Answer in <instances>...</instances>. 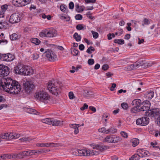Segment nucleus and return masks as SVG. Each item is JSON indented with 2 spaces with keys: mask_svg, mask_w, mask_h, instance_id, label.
Here are the masks:
<instances>
[{
  "mask_svg": "<svg viewBox=\"0 0 160 160\" xmlns=\"http://www.w3.org/2000/svg\"><path fill=\"white\" fill-rule=\"evenodd\" d=\"M4 82L0 83V87L5 91L12 94H17L21 90L20 85L18 82L13 80L10 78H4Z\"/></svg>",
  "mask_w": 160,
  "mask_h": 160,
  "instance_id": "f257e3e1",
  "label": "nucleus"
},
{
  "mask_svg": "<svg viewBox=\"0 0 160 160\" xmlns=\"http://www.w3.org/2000/svg\"><path fill=\"white\" fill-rule=\"evenodd\" d=\"M34 97L37 100L45 104L49 103L51 98L48 93L43 90L37 92L35 93Z\"/></svg>",
  "mask_w": 160,
  "mask_h": 160,
  "instance_id": "f03ea898",
  "label": "nucleus"
},
{
  "mask_svg": "<svg viewBox=\"0 0 160 160\" xmlns=\"http://www.w3.org/2000/svg\"><path fill=\"white\" fill-rule=\"evenodd\" d=\"M15 71L16 74L21 75H30L33 73V70L30 67L22 64H19L17 66Z\"/></svg>",
  "mask_w": 160,
  "mask_h": 160,
  "instance_id": "7ed1b4c3",
  "label": "nucleus"
},
{
  "mask_svg": "<svg viewBox=\"0 0 160 160\" xmlns=\"http://www.w3.org/2000/svg\"><path fill=\"white\" fill-rule=\"evenodd\" d=\"M47 88L50 92L56 95H58L61 92L59 84L54 80L49 82Z\"/></svg>",
  "mask_w": 160,
  "mask_h": 160,
  "instance_id": "20e7f679",
  "label": "nucleus"
},
{
  "mask_svg": "<svg viewBox=\"0 0 160 160\" xmlns=\"http://www.w3.org/2000/svg\"><path fill=\"white\" fill-rule=\"evenodd\" d=\"M42 122L48 124L55 126H61L63 125V121H60L57 119L52 118H47L42 120Z\"/></svg>",
  "mask_w": 160,
  "mask_h": 160,
  "instance_id": "39448f33",
  "label": "nucleus"
},
{
  "mask_svg": "<svg viewBox=\"0 0 160 160\" xmlns=\"http://www.w3.org/2000/svg\"><path fill=\"white\" fill-rule=\"evenodd\" d=\"M34 88L33 84L30 83L28 81L26 82L24 84V89L22 91L23 96H25L31 93Z\"/></svg>",
  "mask_w": 160,
  "mask_h": 160,
  "instance_id": "423d86ee",
  "label": "nucleus"
},
{
  "mask_svg": "<svg viewBox=\"0 0 160 160\" xmlns=\"http://www.w3.org/2000/svg\"><path fill=\"white\" fill-rule=\"evenodd\" d=\"M145 115L151 118H157L160 115V110L158 108L153 109L145 112Z\"/></svg>",
  "mask_w": 160,
  "mask_h": 160,
  "instance_id": "0eeeda50",
  "label": "nucleus"
},
{
  "mask_svg": "<svg viewBox=\"0 0 160 160\" xmlns=\"http://www.w3.org/2000/svg\"><path fill=\"white\" fill-rule=\"evenodd\" d=\"M20 134L17 133H2L0 135V138L4 139H12L19 138Z\"/></svg>",
  "mask_w": 160,
  "mask_h": 160,
  "instance_id": "6e6552de",
  "label": "nucleus"
},
{
  "mask_svg": "<svg viewBox=\"0 0 160 160\" xmlns=\"http://www.w3.org/2000/svg\"><path fill=\"white\" fill-rule=\"evenodd\" d=\"M10 72L9 68L7 66L0 64V77H4L8 76Z\"/></svg>",
  "mask_w": 160,
  "mask_h": 160,
  "instance_id": "1a4fd4ad",
  "label": "nucleus"
},
{
  "mask_svg": "<svg viewBox=\"0 0 160 160\" xmlns=\"http://www.w3.org/2000/svg\"><path fill=\"white\" fill-rule=\"evenodd\" d=\"M121 140L120 138L115 135H108L105 139V142L109 143H117Z\"/></svg>",
  "mask_w": 160,
  "mask_h": 160,
  "instance_id": "9d476101",
  "label": "nucleus"
},
{
  "mask_svg": "<svg viewBox=\"0 0 160 160\" xmlns=\"http://www.w3.org/2000/svg\"><path fill=\"white\" fill-rule=\"evenodd\" d=\"M20 18L19 14L14 13L10 16L9 20V22L12 24L17 23L20 21Z\"/></svg>",
  "mask_w": 160,
  "mask_h": 160,
  "instance_id": "9b49d317",
  "label": "nucleus"
},
{
  "mask_svg": "<svg viewBox=\"0 0 160 160\" xmlns=\"http://www.w3.org/2000/svg\"><path fill=\"white\" fill-rule=\"evenodd\" d=\"M44 54L50 61H53L56 58V55L55 53L51 50H48L45 51Z\"/></svg>",
  "mask_w": 160,
  "mask_h": 160,
  "instance_id": "f8f14e48",
  "label": "nucleus"
},
{
  "mask_svg": "<svg viewBox=\"0 0 160 160\" xmlns=\"http://www.w3.org/2000/svg\"><path fill=\"white\" fill-rule=\"evenodd\" d=\"M149 118L147 117H142L137 119L136 121L137 124L142 126L147 125L149 122Z\"/></svg>",
  "mask_w": 160,
  "mask_h": 160,
  "instance_id": "ddd939ff",
  "label": "nucleus"
},
{
  "mask_svg": "<svg viewBox=\"0 0 160 160\" xmlns=\"http://www.w3.org/2000/svg\"><path fill=\"white\" fill-rule=\"evenodd\" d=\"M91 146L93 149H96L101 152L109 148L108 146L104 145L92 144H91Z\"/></svg>",
  "mask_w": 160,
  "mask_h": 160,
  "instance_id": "4468645a",
  "label": "nucleus"
},
{
  "mask_svg": "<svg viewBox=\"0 0 160 160\" xmlns=\"http://www.w3.org/2000/svg\"><path fill=\"white\" fill-rule=\"evenodd\" d=\"M36 145L41 147H59L61 145L60 143H37Z\"/></svg>",
  "mask_w": 160,
  "mask_h": 160,
  "instance_id": "2eb2a0df",
  "label": "nucleus"
},
{
  "mask_svg": "<svg viewBox=\"0 0 160 160\" xmlns=\"http://www.w3.org/2000/svg\"><path fill=\"white\" fill-rule=\"evenodd\" d=\"M150 106V103L148 101H146L142 103L141 105V107L139 109L140 111H148L149 110Z\"/></svg>",
  "mask_w": 160,
  "mask_h": 160,
  "instance_id": "dca6fc26",
  "label": "nucleus"
},
{
  "mask_svg": "<svg viewBox=\"0 0 160 160\" xmlns=\"http://www.w3.org/2000/svg\"><path fill=\"white\" fill-rule=\"evenodd\" d=\"M47 37L52 38L56 36L57 33L55 29H51L46 30Z\"/></svg>",
  "mask_w": 160,
  "mask_h": 160,
  "instance_id": "f3484780",
  "label": "nucleus"
},
{
  "mask_svg": "<svg viewBox=\"0 0 160 160\" xmlns=\"http://www.w3.org/2000/svg\"><path fill=\"white\" fill-rule=\"evenodd\" d=\"M12 3L13 5L16 7L25 6L24 0H12Z\"/></svg>",
  "mask_w": 160,
  "mask_h": 160,
  "instance_id": "a211bd4d",
  "label": "nucleus"
},
{
  "mask_svg": "<svg viewBox=\"0 0 160 160\" xmlns=\"http://www.w3.org/2000/svg\"><path fill=\"white\" fill-rule=\"evenodd\" d=\"M81 126V125L77 124H71L69 125V126L72 128L74 129V132L75 134H77L79 132L78 128Z\"/></svg>",
  "mask_w": 160,
  "mask_h": 160,
  "instance_id": "6ab92c4d",
  "label": "nucleus"
},
{
  "mask_svg": "<svg viewBox=\"0 0 160 160\" xmlns=\"http://www.w3.org/2000/svg\"><path fill=\"white\" fill-rule=\"evenodd\" d=\"M142 103L141 102V101L140 99H136L134 100L132 102V103L133 105H135V107H137L139 109Z\"/></svg>",
  "mask_w": 160,
  "mask_h": 160,
  "instance_id": "aec40b11",
  "label": "nucleus"
},
{
  "mask_svg": "<svg viewBox=\"0 0 160 160\" xmlns=\"http://www.w3.org/2000/svg\"><path fill=\"white\" fill-rule=\"evenodd\" d=\"M39 152L35 150L24 151L23 152V154L25 156L32 155L37 153L38 154Z\"/></svg>",
  "mask_w": 160,
  "mask_h": 160,
  "instance_id": "412c9836",
  "label": "nucleus"
},
{
  "mask_svg": "<svg viewBox=\"0 0 160 160\" xmlns=\"http://www.w3.org/2000/svg\"><path fill=\"white\" fill-rule=\"evenodd\" d=\"M86 150L85 149H77L76 150V153H78L77 155L80 156H85Z\"/></svg>",
  "mask_w": 160,
  "mask_h": 160,
  "instance_id": "4be33fe9",
  "label": "nucleus"
},
{
  "mask_svg": "<svg viewBox=\"0 0 160 160\" xmlns=\"http://www.w3.org/2000/svg\"><path fill=\"white\" fill-rule=\"evenodd\" d=\"M14 58V56L10 53L7 54V61L10 62L12 61Z\"/></svg>",
  "mask_w": 160,
  "mask_h": 160,
  "instance_id": "5701e85b",
  "label": "nucleus"
},
{
  "mask_svg": "<svg viewBox=\"0 0 160 160\" xmlns=\"http://www.w3.org/2000/svg\"><path fill=\"white\" fill-rule=\"evenodd\" d=\"M76 10L78 12H80L84 10V7L83 6L79 7L78 4L75 5Z\"/></svg>",
  "mask_w": 160,
  "mask_h": 160,
  "instance_id": "b1692460",
  "label": "nucleus"
},
{
  "mask_svg": "<svg viewBox=\"0 0 160 160\" xmlns=\"http://www.w3.org/2000/svg\"><path fill=\"white\" fill-rule=\"evenodd\" d=\"M141 157V155L139 154L133 155L129 159V160H139Z\"/></svg>",
  "mask_w": 160,
  "mask_h": 160,
  "instance_id": "393cba45",
  "label": "nucleus"
},
{
  "mask_svg": "<svg viewBox=\"0 0 160 160\" xmlns=\"http://www.w3.org/2000/svg\"><path fill=\"white\" fill-rule=\"evenodd\" d=\"M154 93L153 91H150L148 92L147 97L149 99H151L154 96Z\"/></svg>",
  "mask_w": 160,
  "mask_h": 160,
  "instance_id": "a878e982",
  "label": "nucleus"
},
{
  "mask_svg": "<svg viewBox=\"0 0 160 160\" xmlns=\"http://www.w3.org/2000/svg\"><path fill=\"white\" fill-rule=\"evenodd\" d=\"M131 142L132 143V146L133 147H135L138 144L139 140L137 138L133 139L131 140Z\"/></svg>",
  "mask_w": 160,
  "mask_h": 160,
  "instance_id": "bb28decb",
  "label": "nucleus"
},
{
  "mask_svg": "<svg viewBox=\"0 0 160 160\" xmlns=\"http://www.w3.org/2000/svg\"><path fill=\"white\" fill-rule=\"evenodd\" d=\"M26 108V110H25L27 112L30 114H36V112H37L36 110L32 109V108Z\"/></svg>",
  "mask_w": 160,
  "mask_h": 160,
  "instance_id": "cd10ccee",
  "label": "nucleus"
},
{
  "mask_svg": "<svg viewBox=\"0 0 160 160\" xmlns=\"http://www.w3.org/2000/svg\"><path fill=\"white\" fill-rule=\"evenodd\" d=\"M31 41L32 42L37 45H39L41 42L39 40L36 38L31 39Z\"/></svg>",
  "mask_w": 160,
  "mask_h": 160,
  "instance_id": "c85d7f7f",
  "label": "nucleus"
},
{
  "mask_svg": "<svg viewBox=\"0 0 160 160\" xmlns=\"http://www.w3.org/2000/svg\"><path fill=\"white\" fill-rule=\"evenodd\" d=\"M73 38L77 42L80 41L81 37L78 34L77 32H75L73 35Z\"/></svg>",
  "mask_w": 160,
  "mask_h": 160,
  "instance_id": "c756f323",
  "label": "nucleus"
},
{
  "mask_svg": "<svg viewBox=\"0 0 160 160\" xmlns=\"http://www.w3.org/2000/svg\"><path fill=\"white\" fill-rule=\"evenodd\" d=\"M98 132L104 133L108 134L109 132L108 129L106 130V128L104 127L99 128L98 129Z\"/></svg>",
  "mask_w": 160,
  "mask_h": 160,
  "instance_id": "7c9ffc66",
  "label": "nucleus"
},
{
  "mask_svg": "<svg viewBox=\"0 0 160 160\" xmlns=\"http://www.w3.org/2000/svg\"><path fill=\"white\" fill-rule=\"evenodd\" d=\"M0 60L2 61H7V54H0Z\"/></svg>",
  "mask_w": 160,
  "mask_h": 160,
  "instance_id": "2f4dec72",
  "label": "nucleus"
},
{
  "mask_svg": "<svg viewBox=\"0 0 160 160\" xmlns=\"http://www.w3.org/2000/svg\"><path fill=\"white\" fill-rule=\"evenodd\" d=\"M115 43H118L119 44H123L124 43V41L123 39H115L114 40Z\"/></svg>",
  "mask_w": 160,
  "mask_h": 160,
  "instance_id": "473e14b6",
  "label": "nucleus"
},
{
  "mask_svg": "<svg viewBox=\"0 0 160 160\" xmlns=\"http://www.w3.org/2000/svg\"><path fill=\"white\" fill-rule=\"evenodd\" d=\"M142 62H141V61L139 62H136L135 63L133 64L134 65V69H136L140 66H141L142 65Z\"/></svg>",
  "mask_w": 160,
  "mask_h": 160,
  "instance_id": "72a5a7b5",
  "label": "nucleus"
},
{
  "mask_svg": "<svg viewBox=\"0 0 160 160\" xmlns=\"http://www.w3.org/2000/svg\"><path fill=\"white\" fill-rule=\"evenodd\" d=\"M108 130L109 132V133L113 134L116 133L117 132V129L113 128H110L109 129H108Z\"/></svg>",
  "mask_w": 160,
  "mask_h": 160,
  "instance_id": "f704fd0d",
  "label": "nucleus"
},
{
  "mask_svg": "<svg viewBox=\"0 0 160 160\" xmlns=\"http://www.w3.org/2000/svg\"><path fill=\"white\" fill-rule=\"evenodd\" d=\"M18 37V35L15 33H14L10 35V39L12 40H16L17 39Z\"/></svg>",
  "mask_w": 160,
  "mask_h": 160,
  "instance_id": "c9c22d12",
  "label": "nucleus"
},
{
  "mask_svg": "<svg viewBox=\"0 0 160 160\" xmlns=\"http://www.w3.org/2000/svg\"><path fill=\"white\" fill-rule=\"evenodd\" d=\"M140 111V110L139 109V108H138L137 107H134L133 108H132L131 110V111L132 113H134L137 112H139Z\"/></svg>",
  "mask_w": 160,
  "mask_h": 160,
  "instance_id": "e433bc0d",
  "label": "nucleus"
},
{
  "mask_svg": "<svg viewBox=\"0 0 160 160\" xmlns=\"http://www.w3.org/2000/svg\"><path fill=\"white\" fill-rule=\"evenodd\" d=\"M150 153H149V152L147 151H145L143 154L141 155V157H147L148 156H150Z\"/></svg>",
  "mask_w": 160,
  "mask_h": 160,
  "instance_id": "4c0bfd02",
  "label": "nucleus"
},
{
  "mask_svg": "<svg viewBox=\"0 0 160 160\" xmlns=\"http://www.w3.org/2000/svg\"><path fill=\"white\" fill-rule=\"evenodd\" d=\"M71 52L73 56H76L78 55L79 51L77 49L73 48V49L71 51Z\"/></svg>",
  "mask_w": 160,
  "mask_h": 160,
  "instance_id": "58836bf2",
  "label": "nucleus"
},
{
  "mask_svg": "<svg viewBox=\"0 0 160 160\" xmlns=\"http://www.w3.org/2000/svg\"><path fill=\"white\" fill-rule=\"evenodd\" d=\"M85 156H89L90 155H93L94 154V153L90 150H86Z\"/></svg>",
  "mask_w": 160,
  "mask_h": 160,
  "instance_id": "ea45409f",
  "label": "nucleus"
},
{
  "mask_svg": "<svg viewBox=\"0 0 160 160\" xmlns=\"http://www.w3.org/2000/svg\"><path fill=\"white\" fill-rule=\"evenodd\" d=\"M95 50V49L93 48L92 46H90L88 48L86 52L87 53L91 54L92 53L91 51L93 52Z\"/></svg>",
  "mask_w": 160,
  "mask_h": 160,
  "instance_id": "a19ab883",
  "label": "nucleus"
},
{
  "mask_svg": "<svg viewBox=\"0 0 160 160\" xmlns=\"http://www.w3.org/2000/svg\"><path fill=\"white\" fill-rule=\"evenodd\" d=\"M121 106L122 108L124 110H127L128 108V105L127 103L123 102L121 104Z\"/></svg>",
  "mask_w": 160,
  "mask_h": 160,
  "instance_id": "79ce46f5",
  "label": "nucleus"
},
{
  "mask_svg": "<svg viewBox=\"0 0 160 160\" xmlns=\"http://www.w3.org/2000/svg\"><path fill=\"white\" fill-rule=\"evenodd\" d=\"M39 35L42 37H47L46 30L44 31L43 32H41L39 33Z\"/></svg>",
  "mask_w": 160,
  "mask_h": 160,
  "instance_id": "37998d69",
  "label": "nucleus"
},
{
  "mask_svg": "<svg viewBox=\"0 0 160 160\" xmlns=\"http://www.w3.org/2000/svg\"><path fill=\"white\" fill-rule=\"evenodd\" d=\"M22 142L29 141L30 139L29 137H24L19 139Z\"/></svg>",
  "mask_w": 160,
  "mask_h": 160,
  "instance_id": "c03bdc74",
  "label": "nucleus"
},
{
  "mask_svg": "<svg viewBox=\"0 0 160 160\" xmlns=\"http://www.w3.org/2000/svg\"><path fill=\"white\" fill-rule=\"evenodd\" d=\"M91 32L94 38H97L98 37V34L97 32L92 31Z\"/></svg>",
  "mask_w": 160,
  "mask_h": 160,
  "instance_id": "a18cd8bd",
  "label": "nucleus"
},
{
  "mask_svg": "<svg viewBox=\"0 0 160 160\" xmlns=\"http://www.w3.org/2000/svg\"><path fill=\"white\" fill-rule=\"evenodd\" d=\"M141 62H142V67L143 68H147L148 67V63L147 62H145L144 61H142Z\"/></svg>",
  "mask_w": 160,
  "mask_h": 160,
  "instance_id": "49530a36",
  "label": "nucleus"
},
{
  "mask_svg": "<svg viewBox=\"0 0 160 160\" xmlns=\"http://www.w3.org/2000/svg\"><path fill=\"white\" fill-rule=\"evenodd\" d=\"M92 92L91 91L86 90L85 91V96L86 97H88L92 95Z\"/></svg>",
  "mask_w": 160,
  "mask_h": 160,
  "instance_id": "de8ad7c7",
  "label": "nucleus"
},
{
  "mask_svg": "<svg viewBox=\"0 0 160 160\" xmlns=\"http://www.w3.org/2000/svg\"><path fill=\"white\" fill-rule=\"evenodd\" d=\"M150 23V22L149 20L146 18L144 19L143 21V23L142 24V25L144 26L145 25H148Z\"/></svg>",
  "mask_w": 160,
  "mask_h": 160,
  "instance_id": "09e8293b",
  "label": "nucleus"
},
{
  "mask_svg": "<svg viewBox=\"0 0 160 160\" xmlns=\"http://www.w3.org/2000/svg\"><path fill=\"white\" fill-rule=\"evenodd\" d=\"M121 135L125 138H128V134L124 131H121L120 133Z\"/></svg>",
  "mask_w": 160,
  "mask_h": 160,
  "instance_id": "8fccbe9b",
  "label": "nucleus"
},
{
  "mask_svg": "<svg viewBox=\"0 0 160 160\" xmlns=\"http://www.w3.org/2000/svg\"><path fill=\"white\" fill-rule=\"evenodd\" d=\"M8 5L6 4L3 5L2 6L1 8L2 9L1 10L5 12L8 9Z\"/></svg>",
  "mask_w": 160,
  "mask_h": 160,
  "instance_id": "3c124183",
  "label": "nucleus"
},
{
  "mask_svg": "<svg viewBox=\"0 0 160 160\" xmlns=\"http://www.w3.org/2000/svg\"><path fill=\"white\" fill-rule=\"evenodd\" d=\"M127 69L129 71H131L134 69V65L133 64H131L126 67Z\"/></svg>",
  "mask_w": 160,
  "mask_h": 160,
  "instance_id": "603ef678",
  "label": "nucleus"
},
{
  "mask_svg": "<svg viewBox=\"0 0 160 160\" xmlns=\"http://www.w3.org/2000/svg\"><path fill=\"white\" fill-rule=\"evenodd\" d=\"M76 28L78 30H81L84 29V28L82 24H78L76 26Z\"/></svg>",
  "mask_w": 160,
  "mask_h": 160,
  "instance_id": "864d4df0",
  "label": "nucleus"
},
{
  "mask_svg": "<svg viewBox=\"0 0 160 160\" xmlns=\"http://www.w3.org/2000/svg\"><path fill=\"white\" fill-rule=\"evenodd\" d=\"M75 19L77 20H81L82 18V16L80 14H78L76 15L75 16Z\"/></svg>",
  "mask_w": 160,
  "mask_h": 160,
  "instance_id": "5fc2aeb1",
  "label": "nucleus"
},
{
  "mask_svg": "<svg viewBox=\"0 0 160 160\" xmlns=\"http://www.w3.org/2000/svg\"><path fill=\"white\" fill-rule=\"evenodd\" d=\"M4 28V29H6L8 26V23L6 21L1 22Z\"/></svg>",
  "mask_w": 160,
  "mask_h": 160,
  "instance_id": "6e6d98bb",
  "label": "nucleus"
},
{
  "mask_svg": "<svg viewBox=\"0 0 160 160\" xmlns=\"http://www.w3.org/2000/svg\"><path fill=\"white\" fill-rule=\"evenodd\" d=\"M66 5L62 4L60 6V9L62 11L64 12L66 10Z\"/></svg>",
  "mask_w": 160,
  "mask_h": 160,
  "instance_id": "4d7b16f0",
  "label": "nucleus"
},
{
  "mask_svg": "<svg viewBox=\"0 0 160 160\" xmlns=\"http://www.w3.org/2000/svg\"><path fill=\"white\" fill-rule=\"evenodd\" d=\"M68 95L69 98L71 99L75 98V97L72 92H70L69 93Z\"/></svg>",
  "mask_w": 160,
  "mask_h": 160,
  "instance_id": "13d9d810",
  "label": "nucleus"
},
{
  "mask_svg": "<svg viewBox=\"0 0 160 160\" xmlns=\"http://www.w3.org/2000/svg\"><path fill=\"white\" fill-rule=\"evenodd\" d=\"M109 68V66L107 64H105L103 65L102 67V69L104 70H107Z\"/></svg>",
  "mask_w": 160,
  "mask_h": 160,
  "instance_id": "bf43d9fd",
  "label": "nucleus"
},
{
  "mask_svg": "<svg viewBox=\"0 0 160 160\" xmlns=\"http://www.w3.org/2000/svg\"><path fill=\"white\" fill-rule=\"evenodd\" d=\"M88 62L89 65H93L94 63V61L93 59H89L88 60Z\"/></svg>",
  "mask_w": 160,
  "mask_h": 160,
  "instance_id": "052dcab7",
  "label": "nucleus"
},
{
  "mask_svg": "<svg viewBox=\"0 0 160 160\" xmlns=\"http://www.w3.org/2000/svg\"><path fill=\"white\" fill-rule=\"evenodd\" d=\"M145 151V150L143 149H139L138 150L137 152H139V153L138 154H139V155H142Z\"/></svg>",
  "mask_w": 160,
  "mask_h": 160,
  "instance_id": "680f3d73",
  "label": "nucleus"
},
{
  "mask_svg": "<svg viewBox=\"0 0 160 160\" xmlns=\"http://www.w3.org/2000/svg\"><path fill=\"white\" fill-rule=\"evenodd\" d=\"M86 15L87 17H88L91 19H92L93 18V17L91 15V14L90 12H87L86 14Z\"/></svg>",
  "mask_w": 160,
  "mask_h": 160,
  "instance_id": "e2e57ef3",
  "label": "nucleus"
},
{
  "mask_svg": "<svg viewBox=\"0 0 160 160\" xmlns=\"http://www.w3.org/2000/svg\"><path fill=\"white\" fill-rule=\"evenodd\" d=\"M88 105H87L86 103H84L83 105V106L81 107L80 109L81 110L83 111L85 109L88 108Z\"/></svg>",
  "mask_w": 160,
  "mask_h": 160,
  "instance_id": "0e129e2a",
  "label": "nucleus"
},
{
  "mask_svg": "<svg viewBox=\"0 0 160 160\" xmlns=\"http://www.w3.org/2000/svg\"><path fill=\"white\" fill-rule=\"evenodd\" d=\"M74 7V4L72 2H71L69 4V8L71 9H73Z\"/></svg>",
  "mask_w": 160,
  "mask_h": 160,
  "instance_id": "69168bd1",
  "label": "nucleus"
},
{
  "mask_svg": "<svg viewBox=\"0 0 160 160\" xmlns=\"http://www.w3.org/2000/svg\"><path fill=\"white\" fill-rule=\"evenodd\" d=\"M151 144L153 148H159L158 146H156V145H157V143H154L152 142H151Z\"/></svg>",
  "mask_w": 160,
  "mask_h": 160,
  "instance_id": "338daca9",
  "label": "nucleus"
},
{
  "mask_svg": "<svg viewBox=\"0 0 160 160\" xmlns=\"http://www.w3.org/2000/svg\"><path fill=\"white\" fill-rule=\"evenodd\" d=\"M116 85L115 83H112V87L110 88V90L111 91H113L114 88L116 87Z\"/></svg>",
  "mask_w": 160,
  "mask_h": 160,
  "instance_id": "774afa93",
  "label": "nucleus"
}]
</instances>
